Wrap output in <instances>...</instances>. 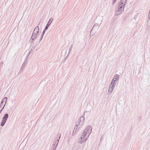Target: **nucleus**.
<instances>
[{
	"label": "nucleus",
	"instance_id": "f257e3e1",
	"mask_svg": "<svg viewBox=\"0 0 150 150\" xmlns=\"http://www.w3.org/2000/svg\"><path fill=\"white\" fill-rule=\"evenodd\" d=\"M125 6L117 5L115 8V15L117 16L121 14L124 11Z\"/></svg>",
	"mask_w": 150,
	"mask_h": 150
},
{
	"label": "nucleus",
	"instance_id": "f03ea898",
	"mask_svg": "<svg viewBox=\"0 0 150 150\" xmlns=\"http://www.w3.org/2000/svg\"><path fill=\"white\" fill-rule=\"evenodd\" d=\"M92 128L91 126L88 125L84 130L82 133L83 135H85L87 137H89L92 132Z\"/></svg>",
	"mask_w": 150,
	"mask_h": 150
},
{
	"label": "nucleus",
	"instance_id": "7ed1b4c3",
	"mask_svg": "<svg viewBox=\"0 0 150 150\" xmlns=\"http://www.w3.org/2000/svg\"><path fill=\"white\" fill-rule=\"evenodd\" d=\"M8 114L7 113L5 114L4 115L0 124L1 126H3L4 125L8 117Z\"/></svg>",
	"mask_w": 150,
	"mask_h": 150
},
{
	"label": "nucleus",
	"instance_id": "20e7f679",
	"mask_svg": "<svg viewBox=\"0 0 150 150\" xmlns=\"http://www.w3.org/2000/svg\"><path fill=\"white\" fill-rule=\"evenodd\" d=\"M80 138V139L79 141V143L81 144L85 142L88 138V137H87L85 135H83L82 133Z\"/></svg>",
	"mask_w": 150,
	"mask_h": 150
},
{
	"label": "nucleus",
	"instance_id": "39448f33",
	"mask_svg": "<svg viewBox=\"0 0 150 150\" xmlns=\"http://www.w3.org/2000/svg\"><path fill=\"white\" fill-rule=\"evenodd\" d=\"M61 137V134H58L55 138V140H56L55 141V142H53V144H55V145H56L57 146V145L59 140L60 138Z\"/></svg>",
	"mask_w": 150,
	"mask_h": 150
},
{
	"label": "nucleus",
	"instance_id": "423d86ee",
	"mask_svg": "<svg viewBox=\"0 0 150 150\" xmlns=\"http://www.w3.org/2000/svg\"><path fill=\"white\" fill-rule=\"evenodd\" d=\"M7 99V98L6 97H5L4 98L0 104V108L3 107L4 105V106L5 105Z\"/></svg>",
	"mask_w": 150,
	"mask_h": 150
},
{
	"label": "nucleus",
	"instance_id": "0eeeda50",
	"mask_svg": "<svg viewBox=\"0 0 150 150\" xmlns=\"http://www.w3.org/2000/svg\"><path fill=\"white\" fill-rule=\"evenodd\" d=\"M38 35H35V34H34L33 35V33H32V35L31 36L30 39V40L29 41V43H32L33 42L34 40L37 38L38 37Z\"/></svg>",
	"mask_w": 150,
	"mask_h": 150
},
{
	"label": "nucleus",
	"instance_id": "6e6552de",
	"mask_svg": "<svg viewBox=\"0 0 150 150\" xmlns=\"http://www.w3.org/2000/svg\"><path fill=\"white\" fill-rule=\"evenodd\" d=\"M127 1V0H121L117 5L125 6Z\"/></svg>",
	"mask_w": 150,
	"mask_h": 150
},
{
	"label": "nucleus",
	"instance_id": "1a4fd4ad",
	"mask_svg": "<svg viewBox=\"0 0 150 150\" xmlns=\"http://www.w3.org/2000/svg\"><path fill=\"white\" fill-rule=\"evenodd\" d=\"M79 127H78V125L76 124L74 127L73 131L72 133V136L75 135V134L78 131Z\"/></svg>",
	"mask_w": 150,
	"mask_h": 150
},
{
	"label": "nucleus",
	"instance_id": "9d476101",
	"mask_svg": "<svg viewBox=\"0 0 150 150\" xmlns=\"http://www.w3.org/2000/svg\"><path fill=\"white\" fill-rule=\"evenodd\" d=\"M39 32V28L38 26L36 27L33 31V35H38Z\"/></svg>",
	"mask_w": 150,
	"mask_h": 150
},
{
	"label": "nucleus",
	"instance_id": "9b49d317",
	"mask_svg": "<svg viewBox=\"0 0 150 150\" xmlns=\"http://www.w3.org/2000/svg\"><path fill=\"white\" fill-rule=\"evenodd\" d=\"M53 21V19L52 18H51L50 19L49 21L48 22V23H47L45 28H46V29H47L48 28L49 26L52 22Z\"/></svg>",
	"mask_w": 150,
	"mask_h": 150
},
{
	"label": "nucleus",
	"instance_id": "f8f14e48",
	"mask_svg": "<svg viewBox=\"0 0 150 150\" xmlns=\"http://www.w3.org/2000/svg\"><path fill=\"white\" fill-rule=\"evenodd\" d=\"M98 24L97 23H95L94 26H93L92 29L91 30V32L93 30H96L98 28Z\"/></svg>",
	"mask_w": 150,
	"mask_h": 150
},
{
	"label": "nucleus",
	"instance_id": "ddd939ff",
	"mask_svg": "<svg viewBox=\"0 0 150 150\" xmlns=\"http://www.w3.org/2000/svg\"><path fill=\"white\" fill-rule=\"evenodd\" d=\"M116 81V80H113V79L111 83L110 86H111V87H113V88H114L116 85V84L115 83V82Z\"/></svg>",
	"mask_w": 150,
	"mask_h": 150
},
{
	"label": "nucleus",
	"instance_id": "4468645a",
	"mask_svg": "<svg viewBox=\"0 0 150 150\" xmlns=\"http://www.w3.org/2000/svg\"><path fill=\"white\" fill-rule=\"evenodd\" d=\"M26 65L24 64V63H23L22 66L21 67L19 71V73H20L25 68V67L26 66Z\"/></svg>",
	"mask_w": 150,
	"mask_h": 150
},
{
	"label": "nucleus",
	"instance_id": "2eb2a0df",
	"mask_svg": "<svg viewBox=\"0 0 150 150\" xmlns=\"http://www.w3.org/2000/svg\"><path fill=\"white\" fill-rule=\"evenodd\" d=\"M47 29H46V28H45L44 29V30H43L42 32V35H41V36L40 37V40H39V42H40L41 40H42V38H43V36L45 33V31L47 30Z\"/></svg>",
	"mask_w": 150,
	"mask_h": 150
},
{
	"label": "nucleus",
	"instance_id": "dca6fc26",
	"mask_svg": "<svg viewBox=\"0 0 150 150\" xmlns=\"http://www.w3.org/2000/svg\"><path fill=\"white\" fill-rule=\"evenodd\" d=\"M81 121V125H83L84 121L85 118L84 117L82 116L79 119Z\"/></svg>",
	"mask_w": 150,
	"mask_h": 150
},
{
	"label": "nucleus",
	"instance_id": "f3484780",
	"mask_svg": "<svg viewBox=\"0 0 150 150\" xmlns=\"http://www.w3.org/2000/svg\"><path fill=\"white\" fill-rule=\"evenodd\" d=\"M81 121L80 119L78 120L77 122L76 123V124L78 125L79 124V125L80 126L79 127H80L82 125H81Z\"/></svg>",
	"mask_w": 150,
	"mask_h": 150
},
{
	"label": "nucleus",
	"instance_id": "a211bd4d",
	"mask_svg": "<svg viewBox=\"0 0 150 150\" xmlns=\"http://www.w3.org/2000/svg\"><path fill=\"white\" fill-rule=\"evenodd\" d=\"M119 77V75L118 74H116L115 75L114 78H113V80H114V78H115L116 79H118Z\"/></svg>",
	"mask_w": 150,
	"mask_h": 150
},
{
	"label": "nucleus",
	"instance_id": "6ab92c4d",
	"mask_svg": "<svg viewBox=\"0 0 150 150\" xmlns=\"http://www.w3.org/2000/svg\"><path fill=\"white\" fill-rule=\"evenodd\" d=\"M113 89L114 88H113V87H111L110 86L109 88L108 91H110V93H111L112 91L113 90Z\"/></svg>",
	"mask_w": 150,
	"mask_h": 150
},
{
	"label": "nucleus",
	"instance_id": "aec40b11",
	"mask_svg": "<svg viewBox=\"0 0 150 150\" xmlns=\"http://www.w3.org/2000/svg\"><path fill=\"white\" fill-rule=\"evenodd\" d=\"M28 60V58L27 57H26L25 58V59L24 60V62L23 63H24V64L26 65H27V61Z\"/></svg>",
	"mask_w": 150,
	"mask_h": 150
},
{
	"label": "nucleus",
	"instance_id": "412c9836",
	"mask_svg": "<svg viewBox=\"0 0 150 150\" xmlns=\"http://www.w3.org/2000/svg\"><path fill=\"white\" fill-rule=\"evenodd\" d=\"M57 146L55 145V144H53V146L52 147V150H55Z\"/></svg>",
	"mask_w": 150,
	"mask_h": 150
},
{
	"label": "nucleus",
	"instance_id": "4be33fe9",
	"mask_svg": "<svg viewBox=\"0 0 150 150\" xmlns=\"http://www.w3.org/2000/svg\"><path fill=\"white\" fill-rule=\"evenodd\" d=\"M149 20V21L148 20L147 21V26L148 27V28H149V27H150V20Z\"/></svg>",
	"mask_w": 150,
	"mask_h": 150
},
{
	"label": "nucleus",
	"instance_id": "5701e85b",
	"mask_svg": "<svg viewBox=\"0 0 150 150\" xmlns=\"http://www.w3.org/2000/svg\"><path fill=\"white\" fill-rule=\"evenodd\" d=\"M71 51H70L69 50V52H68V55L64 59V62H63V63L64 62V60H65L67 58V57H68V55L69 54H70V52H71Z\"/></svg>",
	"mask_w": 150,
	"mask_h": 150
},
{
	"label": "nucleus",
	"instance_id": "b1692460",
	"mask_svg": "<svg viewBox=\"0 0 150 150\" xmlns=\"http://www.w3.org/2000/svg\"><path fill=\"white\" fill-rule=\"evenodd\" d=\"M72 46H73V45H71L70 47L69 48V51L71 50V49L72 48Z\"/></svg>",
	"mask_w": 150,
	"mask_h": 150
},
{
	"label": "nucleus",
	"instance_id": "393cba45",
	"mask_svg": "<svg viewBox=\"0 0 150 150\" xmlns=\"http://www.w3.org/2000/svg\"><path fill=\"white\" fill-rule=\"evenodd\" d=\"M117 0H112V5H113V4L115 3Z\"/></svg>",
	"mask_w": 150,
	"mask_h": 150
},
{
	"label": "nucleus",
	"instance_id": "a878e982",
	"mask_svg": "<svg viewBox=\"0 0 150 150\" xmlns=\"http://www.w3.org/2000/svg\"><path fill=\"white\" fill-rule=\"evenodd\" d=\"M2 108V107H1V108H0V110H1V108Z\"/></svg>",
	"mask_w": 150,
	"mask_h": 150
}]
</instances>
